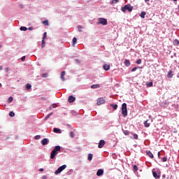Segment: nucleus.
I'll return each mask as SVG.
<instances>
[{
  "label": "nucleus",
  "mask_w": 179,
  "mask_h": 179,
  "mask_svg": "<svg viewBox=\"0 0 179 179\" xmlns=\"http://www.w3.org/2000/svg\"><path fill=\"white\" fill-rule=\"evenodd\" d=\"M144 124L146 128H149V127H150V124L148 122V120L144 122Z\"/></svg>",
  "instance_id": "nucleus-25"
},
{
  "label": "nucleus",
  "mask_w": 179,
  "mask_h": 179,
  "mask_svg": "<svg viewBox=\"0 0 179 179\" xmlns=\"http://www.w3.org/2000/svg\"><path fill=\"white\" fill-rule=\"evenodd\" d=\"M125 135H129V131L125 130L123 131Z\"/></svg>",
  "instance_id": "nucleus-43"
},
{
  "label": "nucleus",
  "mask_w": 179,
  "mask_h": 179,
  "mask_svg": "<svg viewBox=\"0 0 179 179\" xmlns=\"http://www.w3.org/2000/svg\"><path fill=\"white\" fill-rule=\"evenodd\" d=\"M20 8H23V5H20Z\"/></svg>",
  "instance_id": "nucleus-54"
},
{
  "label": "nucleus",
  "mask_w": 179,
  "mask_h": 179,
  "mask_svg": "<svg viewBox=\"0 0 179 179\" xmlns=\"http://www.w3.org/2000/svg\"><path fill=\"white\" fill-rule=\"evenodd\" d=\"M51 115H52V113H50L49 115H48L45 117V120H48V118H50L51 117Z\"/></svg>",
  "instance_id": "nucleus-30"
},
{
  "label": "nucleus",
  "mask_w": 179,
  "mask_h": 179,
  "mask_svg": "<svg viewBox=\"0 0 179 179\" xmlns=\"http://www.w3.org/2000/svg\"><path fill=\"white\" fill-rule=\"evenodd\" d=\"M28 30H33V27H29V28H28Z\"/></svg>",
  "instance_id": "nucleus-52"
},
{
  "label": "nucleus",
  "mask_w": 179,
  "mask_h": 179,
  "mask_svg": "<svg viewBox=\"0 0 179 179\" xmlns=\"http://www.w3.org/2000/svg\"><path fill=\"white\" fill-rule=\"evenodd\" d=\"M110 68H111V66L110 64H105L103 65V69L104 71H110Z\"/></svg>",
  "instance_id": "nucleus-11"
},
{
  "label": "nucleus",
  "mask_w": 179,
  "mask_h": 179,
  "mask_svg": "<svg viewBox=\"0 0 179 179\" xmlns=\"http://www.w3.org/2000/svg\"><path fill=\"white\" fill-rule=\"evenodd\" d=\"M48 142H50V141H48V138H43V139L41 141V144H42L43 146H45V145H48Z\"/></svg>",
  "instance_id": "nucleus-9"
},
{
  "label": "nucleus",
  "mask_w": 179,
  "mask_h": 179,
  "mask_svg": "<svg viewBox=\"0 0 179 179\" xmlns=\"http://www.w3.org/2000/svg\"><path fill=\"white\" fill-rule=\"evenodd\" d=\"M76 100V98L75 96H73L72 95H70L69 96L68 101L69 103H73Z\"/></svg>",
  "instance_id": "nucleus-8"
},
{
  "label": "nucleus",
  "mask_w": 179,
  "mask_h": 179,
  "mask_svg": "<svg viewBox=\"0 0 179 179\" xmlns=\"http://www.w3.org/2000/svg\"><path fill=\"white\" fill-rule=\"evenodd\" d=\"M122 114L124 117H127L128 115V110L127 109V103H125L122 105Z\"/></svg>",
  "instance_id": "nucleus-3"
},
{
  "label": "nucleus",
  "mask_w": 179,
  "mask_h": 179,
  "mask_svg": "<svg viewBox=\"0 0 179 179\" xmlns=\"http://www.w3.org/2000/svg\"><path fill=\"white\" fill-rule=\"evenodd\" d=\"M65 169H66V165H63V166H60V167H59L58 169H57V170H56L55 171V174H59V173H62V171H64V170H65Z\"/></svg>",
  "instance_id": "nucleus-5"
},
{
  "label": "nucleus",
  "mask_w": 179,
  "mask_h": 179,
  "mask_svg": "<svg viewBox=\"0 0 179 179\" xmlns=\"http://www.w3.org/2000/svg\"><path fill=\"white\" fill-rule=\"evenodd\" d=\"M0 48H1V45H0Z\"/></svg>",
  "instance_id": "nucleus-59"
},
{
  "label": "nucleus",
  "mask_w": 179,
  "mask_h": 179,
  "mask_svg": "<svg viewBox=\"0 0 179 179\" xmlns=\"http://www.w3.org/2000/svg\"><path fill=\"white\" fill-rule=\"evenodd\" d=\"M105 103L106 100H104V98L103 97L98 98L96 100L97 106H101V104H104Z\"/></svg>",
  "instance_id": "nucleus-6"
},
{
  "label": "nucleus",
  "mask_w": 179,
  "mask_h": 179,
  "mask_svg": "<svg viewBox=\"0 0 179 179\" xmlns=\"http://www.w3.org/2000/svg\"><path fill=\"white\" fill-rule=\"evenodd\" d=\"M167 76H168L169 78H173V71H171V70L169 71L168 72Z\"/></svg>",
  "instance_id": "nucleus-18"
},
{
  "label": "nucleus",
  "mask_w": 179,
  "mask_h": 179,
  "mask_svg": "<svg viewBox=\"0 0 179 179\" xmlns=\"http://www.w3.org/2000/svg\"><path fill=\"white\" fill-rule=\"evenodd\" d=\"M77 41H78V39L76 38V37H74L73 38V45H75Z\"/></svg>",
  "instance_id": "nucleus-26"
},
{
  "label": "nucleus",
  "mask_w": 179,
  "mask_h": 179,
  "mask_svg": "<svg viewBox=\"0 0 179 179\" xmlns=\"http://www.w3.org/2000/svg\"><path fill=\"white\" fill-rule=\"evenodd\" d=\"M20 29L21 30V31H26L27 30V28L26 27H21Z\"/></svg>",
  "instance_id": "nucleus-24"
},
{
  "label": "nucleus",
  "mask_w": 179,
  "mask_h": 179,
  "mask_svg": "<svg viewBox=\"0 0 179 179\" xmlns=\"http://www.w3.org/2000/svg\"><path fill=\"white\" fill-rule=\"evenodd\" d=\"M158 157L160 159V152H158Z\"/></svg>",
  "instance_id": "nucleus-51"
},
{
  "label": "nucleus",
  "mask_w": 179,
  "mask_h": 179,
  "mask_svg": "<svg viewBox=\"0 0 179 179\" xmlns=\"http://www.w3.org/2000/svg\"><path fill=\"white\" fill-rule=\"evenodd\" d=\"M78 31H82V27L80 25L78 26Z\"/></svg>",
  "instance_id": "nucleus-39"
},
{
  "label": "nucleus",
  "mask_w": 179,
  "mask_h": 179,
  "mask_svg": "<svg viewBox=\"0 0 179 179\" xmlns=\"http://www.w3.org/2000/svg\"><path fill=\"white\" fill-rule=\"evenodd\" d=\"M58 152H61V146L59 145H57L54 148L50 153V159H55V157L58 155Z\"/></svg>",
  "instance_id": "nucleus-1"
},
{
  "label": "nucleus",
  "mask_w": 179,
  "mask_h": 179,
  "mask_svg": "<svg viewBox=\"0 0 179 179\" xmlns=\"http://www.w3.org/2000/svg\"><path fill=\"white\" fill-rule=\"evenodd\" d=\"M40 138H41V136L37 135V136H35L34 138L36 139V140H38V139H40Z\"/></svg>",
  "instance_id": "nucleus-41"
},
{
  "label": "nucleus",
  "mask_w": 179,
  "mask_h": 179,
  "mask_svg": "<svg viewBox=\"0 0 179 179\" xmlns=\"http://www.w3.org/2000/svg\"><path fill=\"white\" fill-rule=\"evenodd\" d=\"M39 171L43 172V171H44V169H40Z\"/></svg>",
  "instance_id": "nucleus-49"
},
{
  "label": "nucleus",
  "mask_w": 179,
  "mask_h": 179,
  "mask_svg": "<svg viewBox=\"0 0 179 179\" xmlns=\"http://www.w3.org/2000/svg\"><path fill=\"white\" fill-rule=\"evenodd\" d=\"M173 43H174V44H176V45H178V44H179L178 40H175Z\"/></svg>",
  "instance_id": "nucleus-42"
},
{
  "label": "nucleus",
  "mask_w": 179,
  "mask_h": 179,
  "mask_svg": "<svg viewBox=\"0 0 179 179\" xmlns=\"http://www.w3.org/2000/svg\"><path fill=\"white\" fill-rule=\"evenodd\" d=\"M42 179H47V176H43Z\"/></svg>",
  "instance_id": "nucleus-53"
},
{
  "label": "nucleus",
  "mask_w": 179,
  "mask_h": 179,
  "mask_svg": "<svg viewBox=\"0 0 179 179\" xmlns=\"http://www.w3.org/2000/svg\"><path fill=\"white\" fill-rule=\"evenodd\" d=\"M136 64H138V65H141V64H142V59H139L136 62Z\"/></svg>",
  "instance_id": "nucleus-29"
},
{
  "label": "nucleus",
  "mask_w": 179,
  "mask_h": 179,
  "mask_svg": "<svg viewBox=\"0 0 179 179\" xmlns=\"http://www.w3.org/2000/svg\"><path fill=\"white\" fill-rule=\"evenodd\" d=\"M92 159H93V154H89L87 160H89V162H92Z\"/></svg>",
  "instance_id": "nucleus-21"
},
{
  "label": "nucleus",
  "mask_w": 179,
  "mask_h": 179,
  "mask_svg": "<svg viewBox=\"0 0 179 179\" xmlns=\"http://www.w3.org/2000/svg\"><path fill=\"white\" fill-rule=\"evenodd\" d=\"M70 135L71 138H73V136H75V133H73V131H71Z\"/></svg>",
  "instance_id": "nucleus-40"
},
{
  "label": "nucleus",
  "mask_w": 179,
  "mask_h": 179,
  "mask_svg": "<svg viewBox=\"0 0 179 179\" xmlns=\"http://www.w3.org/2000/svg\"><path fill=\"white\" fill-rule=\"evenodd\" d=\"M99 87H100V85H99V84L92 85L91 86V89H99Z\"/></svg>",
  "instance_id": "nucleus-16"
},
{
  "label": "nucleus",
  "mask_w": 179,
  "mask_h": 179,
  "mask_svg": "<svg viewBox=\"0 0 179 179\" xmlns=\"http://www.w3.org/2000/svg\"><path fill=\"white\" fill-rule=\"evenodd\" d=\"M174 1V2H177V0H173Z\"/></svg>",
  "instance_id": "nucleus-57"
},
{
  "label": "nucleus",
  "mask_w": 179,
  "mask_h": 179,
  "mask_svg": "<svg viewBox=\"0 0 179 179\" xmlns=\"http://www.w3.org/2000/svg\"><path fill=\"white\" fill-rule=\"evenodd\" d=\"M104 145H106V141L104 140H100L98 145V148L99 149H101L104 146Z\"/></svg>",
  "instance_id": "nucleus-7"
},
{
  "label": "nucleus",
  "mask_w": 179,
  "mask_h": 179,
  "mask_svg": "<svg viewBox=\"0 0 179 179\" xmlns=\"http://www.w3.org/2000/svg\"><path fill=\"white\" fill-rule=\"evenodd\" d=\"M45 38H47V32H45V33L43 34V40H45Z\"/></svg>",
  "instance_id": "nucleus-35"
},
{
  "label": "nucleus",
  "mask_w": 179,
  "mask_h": 179,
  "mask_svg": "<svg viewBox=\"0 0 179 179\" xmlns=\"http://www.w3.org/2000/svg\"><path fill=\"white\" fill-rule=\"evenodd\" d=\"M124 65L125 66H131V62L129 59H125L124 60Z\"/></svg>",
  "instance_id": "nucleus-14"
},
{
  "label": "nucleus",
  "mask_w": 179,
  "mask_h": 179,
  "mask_svg": "<svg viewBox=\"0 0 179 179\" xmlns=\"http://www.w3.org/2000/svg\"><path fill=\"white\" fill-rule=\"evenodd\" d=\"M6 72H9V67H7V68L6 69Z\"/></svg>",
  "instance_id": "nucleus-47"
},
{
  "label": "nucleus",
  "mask_w": 179,
  "mask_h": 179,
  "mask_svg": "<svg viewBox=\"0 0 179 179\" xmlns=\"http://www.w3.org/2000/svg\"><path fill=\"white\" fill-rule=\"evenodd\" d=\"M43 24H45V26H48V20H45L43 22Z\"/></svg>",
  "instance_id": "nucleus-33"
},
{
  "label": "nucleus",
  "mask_w": 179,
  "mask_h": 179,
  "mask_svg": "<svg viewBox=\"0 0 179 179\" xmlns=\"http://www.w3.org/2000/svg\"><path fill=\"white\" fill-rule=\"evenodd\" d=\"M133 138H134V139H138V134H133Z\"/></svg>",
  "instance_id": "nucleus-34"
},
{
  "label": "nucleus",
  "mask_w": 179,
  "mask_h": 179,
  "mask_svg": "<svg viewBox=\"0 0 179 179\" xmlns=\"http://www.w3.org/2000/svg\"><path fill=\"white\" fill-rule=\"evenodd\" d=\"M54 132L55 133V134H61V129H58V128H55L54 129Z\"/></svg>",
  "instance_id": "nucleus-20"
},
{
  "label": "nucleus",
  "mask_w": 179,
  "mask_h": 179,
  "mask_svg": "<svg viewBox=\"0 0 179 179\" xmlns=\"http://www.w3.org/2000/svg\"><path fill=\"white\" fill-rule=\"evenodd\" d=\"M42 78H48V73L42 74Z\"/></svg>",
  "instance_id": "nucleus-37"
},
{
  "label": "nucleus",
  "mask_w": 179,
  "mask_h": 179,
  "mask_svg": "<svg viewBox=\"0 0 179 179\" xmlns=\"http://www.w3.org/2000/svg\"><path fill=\"white\" fill-rule=\"evenodd\" d=\"M133 170L134 173L138 171V166L136 165H134L133 167Z\"/></svg>",
  "instance_id": "nucleus-31"
},
{
  "label": "nucleus",
  "mask_w": 179,
  "mask_h": 179,
  "mask_svg": "<svg viewBox=\"0 0 179 179\" xmlns=\"http://www.w3.org/2000/svg\"><path fill=\"white\" fill-rule=\"evenodd\" d=\"M41 100H47V99L44 98V97H41Z\"/></svg>",
  "instance_id": "nucleus-48"
},
{
  "label": "nucleus",
  "mask_w": 179,
  "mask_h": 179,
  "mask_svg": "<svg viewBox=\"0 0 179 179\" xmlns=\"http://www.w3.org/2000/svg\"><path fill=\"white\" fill-rule=\"evenodd\" d=\"M133 9H134V6H131V4H127V5L124 6V7H122L121 8V10H122V12L125 13L127 12V10H128V12H132Z\"/></svg>",
  "instance_id": "nucleus-2"
},
{
  "label": "nucleus",
  "mask_w": 179,
  "mask_h": 179,
  "mask_svg": "<svg viewBox=\"0 0 179 179\" xmlns=\"http://www.w3.org/2000/svg\"><path fill=\"white\" fill-rule=\"evenodd\" d=\"M146 153H147L148 156H149V157H150V159H153L154 156H153V153H152V152L146 151Z\"/></svg>",
  "instance_id": "nucleus-15"
},
{
  "label": "nucleus",
  "mask_w": 179,
  "mask_h": 179,
  "mask_svg": "<svg viewBox=\"0 0 179 179\" xmlns=\"http://www.w3.org/2000/svg\"><path fill=\"white\" fill-rule=\"evenodd\" d=\"M45 39H42V43H41V47L42 48H44L45 47Z\"/></svg>",
  "instance_id": "nucleus-23"
},
{
  "label": "nucleus",
  "mask_w": 179,
  "mask_h": 179,
  "mask_svg": "<svg viewBox=\"0 0 179 179\" xmlns=\"http://www.w3.org/2000/svg\"><path fill=\"white\" fill-rule=\"evenodd\" d=\"M163 178H166V175L162 176Z\"/></svg>",
  "instance_id": "nucleus-55"
},
{
  "label": "nucleus",
  "mask_w": 179,
  "mask_h": 179,
  "mask_svg": "<svg viewBox=\"0 0 179 179\" xmlns=\"http://www.w3.org/2000/svg\"><path fill=\"white\" fill-rule=\"evenodd\" d=\"M150 0H145V2H149Z\"/></svg>",
  "instance_id": "nucleus-56"
},
{
  "label": "nucleus",
  "mask_w": 179,
  "mask_h": 179,
  "mask_svg": "<svg viewBox=\"0 0 179 179\" xmlns=\"http://www.w3.org/2000/svg\"><path fill=\"white\" fill-rule=\"evenodd\" d=\"M145 16H146V12H145V11L141 12V13L140 14V17L142 19H145Z\"/></svg>",
  "instance_id": "nucleus-17"
},
{
  "label": "nucleus",
  "mask_w": 179,
  "mask_h": 179,
  "mask_svg": "<svg viewBox=\"0 0 179 179\" xmlns=\"http://www.w3.org/2000/svg\"><path fill=\"white\" fill-rule=\"evenodd\" d=\"M65 75H66V72L65 71H62L61 73V76L60 78L63 82H65Z\"/></svg>",
  "instance_id": "nucleus-13"
},
{
  "label": "nucleus",
  "mask_w": 179,
  "mask_h": 179,
  "mask_svg": "<svg viewBox=\"0 0 179 179\" xmlns=\"http://www.w3.org/2000/svg\"><path fill=\"white\" fill-rule=\"evenodd\" d=\"M162 162H167V157H164L162 158Z\"/></svg>",
  "instance_id": "nucleus-44"
},
{
  "label": "nucleus",
  "mask_w": 179,
  "mask_h": 179,
  "mask_svg": "<svg viewBox=\"0 0 179 179\" xmlns=\"http://www.w3.org/2000/svg\"><path fill=\"white\" fill-rule=\"evenodd\" d=\"M152 86H153V82H150V83H147L148 87H152Z\"/></svg>",
  "instance_id": "nucleus-27"
},
{
  "label": "nucleus",
  "mask_w": 179,
  "mask_h": 179,
  "mask_svg": "<svg viewBox=\"0 0 179 179\" xmlns=\"http://www.w3.org/2000/svg\"><path fill=\"white\" fill-rule=\"evenodd\" d=\"M12 101H13V97L10 96V97L8 99V103H12Z\"/></svg>",
  "instance_id": "nucleus-28"
},
{
  "label": "nucleus",
  "mask_w": 179,
  "mask_h": 179,
  "mask_svg": "<svg viewBox=\"0 0 179 179\" xmlns=\"http://www.w3.org/2000/svg\"><path fill=\"white\" fill-rule=\"evenodd\" d=\"M21 60H22V61H25V60H26V57H25V56H23V57L21 58Z\"/></svg>",
  "instance_id": "nucleus-45"
},
{
  "label": "nucleus",
  "mask_w": 179,
  "mask_h": 179,
  "mask_svg": "<svg viewBox=\"0 0 179 179\" xmlns=\"http://www.w3.org/2000/svg\"><path fill=\"white\" fill-rule=\"evenodd\" d=\"M152 176L155 178H157V179L160 178V173H159L156 171H152Z\"/></svg>",
  "instance_id": "nucleus-10"
},
{
  "label": "nucleus",
  "mask_w": 179,
  "mask_h": 179,
  "mask_svg": "<svg viewBox=\"0 0 179 179\" xmlns=\"http://www.w3.org/2000/svg\"><path fill=\"white\" fill-rule=\"evenodd\" d=\"M120 2V0H112L110 3L111 5H115V3H118Z\"/></svg>",
  "instance_id": "nucleus-22"
},
{
  "label": "nucleus",
  "mask_w": 179,
  "mask_h": 179,
  "mask_svg": "<svg viewBox=\"0 0 179 179\" xmlns=\"http://www.w3.org/2000/svg\"><path fill=\"white\" fill-rule=\"evenodd\" d=\"M27 89H31V85H30L29 83L27 84Z\"/></svg>",
  "instance_id": "nucleus-38"
},
{
  "label": "nucleus",
  "mask_w": 179,
  "mask_h": 179,
  "mask_svg": "<svg viewBox=\"0 0 179 179\" xmlns=\"http://www.w3.org/2000/svg\"><path fill=\"white\" fill-rule=\"evenodd\" d=\"M138 68L141 69L142 67H134L131 69V72H135V71H136V69H138Z\"/></svg>",
  "instance_id": "nucleus-36"
},
{
  "label": "nucleus",
  "mask_w": 179,
  "mask_h": 179,
  "mask_svg": "<svg viewBox=\"0 0 179 179\" xmlns=\"http://www.w3.org/2000/svg\"><path fill=\"white\" fill-rule=\"evenodd\" d=\"M3 69V67L2 66H0V71H2Z\"/></svg>",
  "instance_id": "nucleus-50"
},
{
  "label": "nucleus",
  "mask_w": 179,
  "mask_h": 179,
  "mask_svg": "<svg viewBox=\"0 0 179 179\" xmlns=\"http://www.w3.org/2000/svg\"><path fill=\"white\" fill-rule=\"evenodd\" d=\"M9 115L12 117H15V113H13V111H11L9 113Z\"/></svg>",
  "instance_id": "nucleus-32"
},
{
  "label": "nucleus",
  "mask_w": 179,
  "mask_h": 179,
  "mask_svg": "<svg viewBox=\"0 0 179 179\" xmlns=\"http://www.w3.org/2000/svg\"><path fill=\"white\" fill-rule=\"evenodd\" d=\"M104 173V170L103 169H99L96 172V176L98 177H100V176H103V174Z\"/></svg>",
  "instance_id": "nucleus-12"
},
{
  "label": "nucleus",
  "mask_w": 179,
  "mask_h": 179,
  "mask_svg": "<svg viewBox=\"0 0 179 179\" xmlns=\"http://www.w3.org/2000/svg\"><path fill=\"white\" fill-rule=\"evenodd\" d=\"M52 106L53 108H57V104L53 103V104L52 105Z\"/></svg>",
  "instance_id": "nucleus-46"
},
{
  "label": "nucleus",
  "mask_w": 179,
  "mask_h": 179,
  "mask_svg": "<svg viewBox=\"0 0 179 179\" xmlns=\"http://www.w3.org/2000/svg\"><path fill=\"white\" fill-rule=\"evenodd\" d=\"M1 86H2V84H1V83H0V87H1Z\"/></svg>",
  "instance_id": "nucleus-58"
},
{
  "label": "nucleus",
  "mask_w": 179,
  "mask_h": 179,
  "mask_svg": "<svg viewBox=\"0 0 179 179\" xmlns=\"http://www.w3.org/2000/svg\"><path fill=\"white\" fill-rule=\"evenodd\" d=\"M110 107L113 108V110H117L118 108V105L112 103L110 104Z\"/></svg>",
  "instance_id": "nucleus-19"
},
{
  "label": "nucleus",
  "mask_w": 179,
  "mask_h": 179,
  "mask_svg": "<svg viewBox=\"0 0 179 179\" xmlns=\"http://www.w3.org/2000/svg\"><path fill=\"white\" fill-rule=\"evenodd\" d=\"M97 24H103V26H106L107 24V20L106 18H99Z\"/></svg>",
  "instance_id": "nucleus-4"
}]
</instances>
